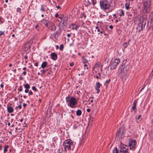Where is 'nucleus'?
<instances>
[{
	"label": "nucleus",
	"mask_w": 153,
	"mask_h": 153,
	"mask_svg": "<svg viewBox=\"0 0 153 153\" xmlns=\"http://www.w3.org/2000/svg\"><path fill=\"white\" fill-rule=\"evenodd\" d=\"M18 108H19L20 109H21L22 108V105L21 104H20V105H19L18 106Z\"/></svg>",
	"instance_id": "47"
},
{
	"label": "nucleus",
	"mask_w": 153,
	"mask_h": 153,
	"mask_svg": "<svg viewBox=\"0 0 153 153\" xmlns=\"http://www.w3.org/2000/svg\"><path fill=\"white\" fill-rule=\"evenodd\" d=\"M0 87L2 88H3L4 87V85L2 84H1V85H0Z\"/></svg>",
	"instance_id": "60"
},
{
	"label": "nucleus",
	"mask_w": 153,
	"mask_h": 153,
	"mask_svg": "<svg viewBox=\"0 0 153 153\" xmlns=\"http://www.w3.org/2000/svg\"><path fill=\"white\" fill-rule=\"evenodd\" d=\"M58 31L55 32L53 34V37H55L56 35L58 33Z\"/></svg>",
	"instance_id": "33"
},
{
	"label": "nucleus",
	"mask_w": 153,
	"mask_h": 153,
	"mask_svg": "<svg viewBox=\"0 0 153 153\" xmlns=\"http://www.w3.org/2000/svg\"><path fill=\"white\" fill-rule=\"evenodd\" d=\"M68 17L66 16L64 17V18L62 20V25L61 26L60 23H59L58 25L59 28L60 30H62L67 26L68 25Z\"/></svg>",
	"instance_id": "7"
},
{
	"label": "nucleus",
	"mask_w": 153,
	"mask_h": 153,
	"mask_svg": "<svg viewBox=\"0 0 153 153\" xmlns=\"http://www.w3.org/2000/svg\"><path fill=\"white\" fill-rule=\"evenodd\" d=\"M123 126L120 127L117 131L116 134V137L119 138L122 137L123 135Z\"/></svg>",
	"instance_id": "8"
},
{
	"label": "nucleus",
	"mask_w": 153,
	"mask_h": 153,
	"mask_svg": "<svg viewBox=\"0 0 153 153\" xmlns=\"http://www.w3.org/2000/svg\"><path fill=\"white\" fill-rule=\"evenodd\" d=\"M137 28L139 30V32L143 30V23H139L138 25Z\"/></svg>",
	"instance_id": "19"
},
{
	"label": "nucleus",
	"mask_w": 153,
	"mask_h": 153,
	"mask_svg": "<svg viewBox=\"0 0 153 153\" xmlns=\"http://www.w3.org/2000/svg\"><path fill=\"white\" fill-rule=\"evenodd\" d=\"M18 100V98L17 97H15V101L17 100Z\"/></svg>",
	"instance_id": "62"
},
{
	"label": "nucleus",
	"mask_w": 153,
	"mask_h": 153,
	"mask_svg": "<svg viewBox=\"0 0 153 153\" xmlns=\"http://www.w3.org/2000/svg\"><path fill=\"white\" fill-rule=\"evenodd\" d=\"M76 114L77 116H80L82 114V111L80 110H78L76 111Z\"/></svg>",
	"instance_id": "22"
},
{
	"label": "nucleus",
	"mask_w": 153,
	"mask_h": 153,
	"mask_svg": "<svg viewBox=\"0 0 153 153\" xmlns=\"http://www.w3.org/2000/svg\"><path fill=\"white\" fill-rule=\"evenodd\" d=\"M101 85V84L99 82H96V85L95 87V89L97 90V94L99 93L100 91V88Z\"/></svg>",
	"instance_id": "13"
},
{
	"label": "nucleus",
	"mask_w": 153,
	"mask_h": 153,
	"mask_svg": "<svg viewBox=\"0 0 153 153\" xmlns=\"http://www.w3.org/2000/svg\"><path fill=\"white\" fill-rule=\"evenodd\" d=\"M120 145L119 152L117 147H115L113 150V153H129L128 146L122 143L120 144Z\"/></svg>",
	"instance_id": "5"
},
{
	"label": "nucleus",
	"mask_w": 153,
	"mask_h": 153,
	"mask_svg": "<svg viewBox=\"0 0 153 153\" xmlns=\"http://www.w3.org/2000/svg\"><path fill=\"white\" fill-rule=\"evenodd\" d=\"M82 16H83V17L85 18L86 17V16L85 15V14L84 13H83V14H82Z\"/></svg>",
	"instance_id": "57"
},
{
	"label": "nucleus",
	"mask_w": 153,
	"mask_h": 153,
	"mask_svg": "<svg viewBox=\"0 0 153 153\" xmlns=\"http://www.w3.org/2000/svg\"><path fill=\"white\" fill-rule=\"evenodd\" d=\"M19 91H23V87L22 85H20L18 89Z\"/></svg>",
	"instance_id": "29"
},
{
	"label": "nucleus",
	"mask_w": 153,
	"mask_h": 153,
	"mask_svg": "<svg viewBox=\"0 0 153 153\" xmlns=\"http://www.w3.org/2000/svg\"><path fill=\"white\" fill-rule=\"evenodd\" d=\"M121 14H120V16H124V11L122 9L120 10Z\"/></svg>",
	"instance_id": "28"
},
{
	"label": "nucleus",
	"mask_w": 153,
	"mask_h": 153,
	"mask_svg": "<svg viewBox=\"0 0 153 153\" xmlns=\"http://www.w3.org/2000/svg\"><path fill=\"white\" fill-rule=\"evenodd\" d=\"M51 58L54 60H56L57 58V54L55 53H51Z\"/></svg>",
	"instance_id": "16"
},
{
	"label": "nucleus",
	"mask_w": 153,
	"mask_h": 153,
	"mask_svg": "<svg viewBox=\"0 0 153 153\" xmlns=\"http://www.w3.org/2000/svg\"><path fill=\"white\" fill-rule=\"evenodd\" d=\"M74 65V62H72L70 63V66L72 67Z\"/></svg>",
	"instance_id": "41"
},
{
	"label": "nucleus",
	"mask_w": 153,
	"mask_h": 153,
	"mask_svg": "<svg viewBox=\"0 0 153 153\" xmlns=\"http://www.w3.org/2000/svg\"><path fill=\"white\" fill-rule=\"evenodd\" d=\"M117 65H116V63H115L113 62H112L110 65V69L111 70H113L117 66Z\"/></svg>",
	"instance_id": "17"
},
{
	"label": "nucleus",
	"mask_w": 153,
	"mask_h": 153,
	"mask_svg": "<svg viewBox=\"0 0 153 153\" xmlns=\"http://www.w3.org/2000/svg\"><path fill=\"white\" fill-rule=\"evenodd\" d=\"M55 17H56V18H58L59 16V15L57 14V13H56L55 15Z\"/></svg>",
	"instance_id": "48"
},
{
	"label": "nucleus",
	"mask_w": 153,
	"mask_h": 153,
	"mask_svg": "<svg viewBox=\"0 0 153 153\" xmlns=\"http://www.w3.org/2000/svg\"><path fill=\"white\" fill-rule=\"evenodd\" d=\"M38 65V63L37 62H36L35 63V65L36 66H37Z\"/></svg>",
	"instance_id": "51"
},
{
	"label": "nucleus",
	"mask_w": 153,
	"mask_h": 153,
	"mask_svg": "<svg viewBox=\"0 0 153 153\" xmlns=\"http://www.w3.org/2000/svg\"><path fill=\"white\" fill-rule=\"evenodd\" d=\"M130 68V65L129 64H127L126 65H124V66L123 68V69H122L121 68L120 69L119 68L118 69L119 71H121L120 74L122 75L123 76H125V74H123V72L124 71H127L128 70L129 68Z\"/></svg>",
	"instance_id": "9"
},
{
	"label": "nucleus",
	"mask_w": 153,
	"mask_h": 153,
	"mask_svg": "<svg viewBox=\"0 0 153 153\" xmlns=\"http://www.w3.org/2000/svg\"><path fill=\"white\" fill-rule=\"evenodd\" d=\"M47 27L48 28L49 30H51L52 31H55L56 29V26L54 24L53 22L51 21L50 22H49V23L48 25V26Z\"/></svg>",
	"instance_id": "10"
},
{
	"label": "nucleus",
	"mask_w": 153,
	"mask_h": 153,
	"mask_svg": "<svg viewBox=\"0 0 153 153\" xmlns=\"http://www.w3.org/2000/svg\"><path fill=\"white\" fill-rule=\"evenodd\" d=\"M63 146L65 151L73 150L74 148V142L70 139L65 140L63 143Z\"/></svg>",
	"instance_id": "2"
},
{
	"label": "nucleus",
	"mask_w": 153,
	"mask_h": 153,
	"mask_svg": "<svg viewBox=\"0 0 153 153\" xmlns=\"http://www.w3.org/2000/svg\"><path fill=\"white\" fill-rule=\"evenodd\" d=\"M38 27V25H36L35 27V28H37Z\"/></svg>",
	"instance_id": "64"
},
{
	"label": "nucleus",
	"mask_w": 153,
	"mask_h": 153,
	"mask_svg": "<svg viewBox=\"0 0 153 153\" xmlns=\"http://www.w3.org/2000/svg\"><path fill=\"white\" fill-rule=\"evenodd\" d=\"M137 103V101L135 100L133 102V105L131 108V111H132L133 110L134 111V113L136 112L137 111L136 105Z\"/></svg>",
	"instance_id": "12"
},
{
	"label": "nucleus",
	"mask_w": 153,
	"mask_h": 153,
	"mask_svg": "<svg viewBox=\"0 0 153 153\" xmlns=\"http://www.w3.org/2000/svg\"><path fill=\"white\" fill-rule=\"evenodd\" d=\"M24 58L25 59H27V56L26 55H25L24 56Z\"/></svg>",
	"instance_id": "59"
},
{
	"label": "nucleus",
	"mask_w": 153,
	"mask_h": 153,
	"mask_svg": "<svg viewBox=\"0 0 153 153\" xmlns=\"http://www.w3.org/2000/svg\"><path fill=\"white\" fill-rule=\"evenodd\" d=\"M128 44L127 43V42H125V43H124L123 44V47L125 48H126L128 44Z\"/></svg>",
	"instance_id": "31"
},
{
	"label": "nucleus",
	"mask_w": 153,
	"mask_h": 153,
	"mask_svg": "<svg viewBox=\"0 0 153 153\" xmlns=\"http://www.w3.org/2000/svg\"><path fill=\"white\" fill-rule=\"evenodd\" d=\"M26 105H27V104L26 103H24L23 104V107H24V108H25L26 107Z\"/></svg>",
	"instance_id": "46"
},
{
	"label": "nucleus",
	"mask_w": 153,
	"mask_h": 153,
	"mask_svg": "<svg viewBox=\"0 0 153 153\" xmlns=\"http://www.w3.org/2000/svg\"><path fill=\"white\" fill-rule=\"evenodd\" d=\"M137 143L136 140L129 139L128 142V147H129L130 149L134 150L135 149V146ZM128 146V145H127Z\"/></svg>",
	"instance_id": "6"
},
{
	"label": "nucleus",
	"mask_w": 153,
	"mask_h": 153,
	"mask_svg": "<svg viewBox=\"0 0 153 153\" xmlns=\"http://www.w3.org/2000/svg\"><path fill=\"white\" fill-rule=\"evenodd\" d=\"M87 111L88 112H89L91 111V110L89 108H88L87 109Z\"/></svg>",
	"instance_id": "49"
},
{
	"label": "nucleus",
	"mask_w": 153,
	"mask_h": 153,
	"mask_svg": "<svg viewBox=\"0 0 153 153\" xmlns=\"http://www.w3.org/2000/svg\"><path fill=\"white\" fill-rule=\"evenodd\" d=\"M84 69H85V68H86L87 69H88V66L87 65H86V64H85L84 65Z\"/></svg>",
	"instance_id": "40"
},
{
	"label": "nucleus",
	"mask_w": 153,
	"mask_h": 153,
	"mask_svg": "<svg viewBox=\"0 0 153 153\" xmlns=\"http://www.w3.org/2000/svg\"><path fill=\"white\" fill-rule=\"evenodd\" d=\"M29 91V89H25V93H27Z\"/></svg>",
	"instance_id": "42"
},
{
	"label": "nucleus",
	"mask_w": 153,
	"mask_h": 153,
	"mask_svg": "<svg viewBox=\"0 0 153 153\" xmlns=\"http://www.w3.org/2000/svg\"><path fill=\"white\" fill-rule=\"evenodd\" d=\"M41 22L43 24L45 25V26L47 27L48 26V25L49 22H50V21L46 19H43L42 20Z\"/></svg>",
	"instance_id": "15"
},
{
	"label": "nucleus",
	"mask_w": 153,
	"mask_h": 153,
	"mask_svg": "<svg viewBox=\"0 0 153 153\" xmlns=\"http://www.w3.org/2000/svg\"><path fill=\"white\" fill-rule=\"evenodd\" d=\"M82 62H83L85 64V63H87L88 62V60L86 59H84L83 60H82Z\"/></svg>",
	"instance_id": "34"
},
{
	"label": "nucleus",
	"mask_w": 153,
	"mask_h": 153,
	"mask_svg": "<svg viewBox=\"0 0 153 153\" xmlns=\"http://www.w3.org/2000/svg\"><path fill=\"white\" fill-rule=\"evenodd\" d=\"M145 87V86H143V87L140 90V92H141V91H142L143 89Z\"/></svg>",
	"instance_id": "52"
},
{
	"label": "nucleus",
	"mask_w": 153,
	"mask_h": 153,
	"mask_svg": "<svg viewBox=\"0 0 153 153\" xmlns=\"http://www.w3.org/2000/svg\"><path fill=\"white\" fill-rule=\"evenodd\" d=\"M140 117H141V115H139L138 116V117L136 118V119H139L140 118Z\"/></svg>",
	"instance_id": "54"
},
{
	"label": "nucleus",
	"mask_w": 153,
	"mask_h": 153,
	"mask_svg": "<svg viewBox=\"0 0 153 153\" xmlns=\"http://www.w3.org/2000/svg\"><path fill=\"white\" fill-rule=\"evenodd\" d=\"M65 100L68 106L72 108H75L77 106V101L74 97L69 96L66 97Z\"/></svg>",
	"instance_id": "1"
},
{
	"label": "nucleus",
	"mask_w": 153,
	"mask_h": 153,
	"mask_svg": "<svg viewBox=\"0 0 153 153\" xmlns=\"http://www.w3.org/2000/svg\"><path fill=\"white\" fill-rule=\"evenodd\" d=\"M56 7L57 8V9H60V7L59 6H57Z\"/></svg>",
	"instance_id": "58"
},
{
	"label": "nucleus",
	"mask_w": 153,
	"mask_h": 153,
	"mask_svg": "<svg viewBox=\"0 0 153 153\" xmlns=\"http://www.w3.org/2000/svg\"><path fill=\"white\" fill-rule=\"evenodd\" d=\"M21 11V9L20 7H18L17 8L16 11L18 12H20Z\"/></svg>",
	"instance_id": "36"
},
{
	"label": "nucleus",
	"mask_w": 153,
	"mask_h": 153,
	"mask_svg": "<svg viewBox=\"0 0 153 153\" xmlns=\"http://www.w3.org/2000/svg\"><path fill=\"white\" fill-rule=\"evenodd\" d=\"M95 28L96 29H97V31L98 32H100V29L99 28V27L98 26H97Z\"/></svg>",
	"instance_id": "43"
},
{
	"label": "nucleus",
	"mask_w": 153,
	"mask_h": 153,
	"mask_svg": "<svg viewBox=\"0 0 153 153\" xmlns=\"http://www.w3.org/2000/svg\"><path fill=\"white\" fill-rule=\"evenodd\" d=\"M7 110L9 113H13L14 111V109L12 106V104H8L7 105Z\"/></svg>",
	"instance_id": "11"
},
{
	"label": "nucleus",
	"mask_w": 153,
	"mask_h": 153,
	"mask_svg": "<svg viewBox=\"0 0 153 153\" xmlns=\"http://www.w3.org/2000/svg\"><path fill=\"white\" fill-rule=\"evenodd\" d=\"M101 8L103 10H108V12H111L113 9L110 8L111 5L108 0H103L100 2Z\"/></svg>",
	"instance_id": "4"
},
{
	"label": "nucleus",
	"mask_w": 153,
	"mask_h": 153,
	"mask_svg": "<svg viewBox=\"0 0 153 153\" xmlns=\"http://www.w3.org/2000/svg\"><path fill=\"white\" fill-rule=\"evenodd\" d=\"M63 48H64L63 45L62 44L60 46L59 50H60L62 51V50H63Z\"/></svg>",
	"instance_id": "30"
},
{
	"label": "nucleus",
	"mask_w": 153,
	"mask_h": 153,
	"mask_svg": "<svg viewBox=\"0 0 153 153\" xmlns=\"http://www.w3.org/2000/svg\"><path fill=\"white\" fill-rule=\"evenodd\" d=\"M113 62L116 63V65H118L120 62V59L119 58H117Z\"/></svg>",
	"instance_id": "21"
},
{
	"label": "nucleus",
	"mask_w": 153,
	"mask_h": 153,
	"mask_svg": "<svg viewBox=\"0 0 153 153\" xmlns=\"http://www.w3.org/2000/svg\"><path fill=\"white\" fill-rule=\"evenodd\" d=\"M4 32L5 31H0V36H1L2 35H4Z\"/></svg>",
	"instance_id": "37"
},
{
	"label": "nucleus",
	"mask_w": 153,
	"mask_h": 153,
	"mask_svg": "<svg viewBox=\"0 0 153 153\" xmlns=\"http://www.w3.org/2000/svg\"><path fill=\"white\" fill-rule=\"evenodd\" d=\"M67 36L68 37H71V35L70 34H68Z\"/></svg>",
	"instance_id": "56"
},
{
	"label": "nucleus",
	"mask_w": 153,
	"mask_h": 153,
	"mask_svg": "<svg viewBox=\"0 0 153 153\" xmlns=\"http://www.w3.org/2000/svg\"><path fill=\"white\" fill-rule=\"evenodd\" d=\"M65 16L63 15H61L60 16H59L58 18L62 20L61 21L60 23H61V22L62 21V20H63V19L64 18V17H65Z\"/></svg>",
	"instance_id": "27"
},
{
	"label": "nucleus",
	"mask_w": 153,
	"mask_h": 153,
	"mask_svg": "<svg viewBox=\"0 0 153 153\" xmlns=\"http://www.w3.org/2000/svg\"><path fill=\"white\" fill-rule=\"evenodd\" d=\"M44 5H42L41 6V8L40 9L41 11L42 12H44L45 11V9L43 7Z\"/></svg>",
	"instance_id": "32"
},
{
	"label": "nucleus",
	"mask_w": 153,
	"mask_h": 153,
	"mask_svg": "<svg viewBox=\"0 0 153 153\" xmlns=\"http://www.w3.org/2000/svg\"><path fill=\"white\" fill-rule=\"evenodd\" d=\"M24 86L25 89H29L30 88V85L28 84H26Z\"/></svg>",
	"instance_id": "23"
},
{
	"label": "nucleus",
	"mask_w": 153,
	"mask_h": 153,
	"mask_svg": "<svg viewBox=\"0 0 153 153\" xmlns=\"http://www.w3.org/2000/svg\"><path fill=\"white\" fill-rule=\"evenodd\" d=\"M23 69L24 70H25L26 69V68L25 67L23 68Z\"/></svg>",
	"instance_id": "63"
},
{
	"label": "nucleus",
	"mask_w": 153,
	"mask_h": 153,
	"mask_svg": "<svg viewBox=\"0 0 153 153\" xmlns=\"http://www.w3.org/2000/svg\"><path fill=\"white\" fill-rule=\"evenodd\" d=\"M111 81V79H110L107 80L105 82L104 84V85L105 86H107L108 84Z\"/></svg>",
	"instance_id": "26"
},
{
	"label": "nucleus",
	"mask_w": 153,
	"mask_h": 153,
	"mask_svg": "<svg viewBox=\"0 0 153 153\" xmlns=\"http://www.w3.org/2000/svg\"><path fill=\"white\" fill-rule=\"evenodd\" d=\"M84 142V139L83 138L81 141V144H83Z\"/></svg>",
	"instance_id": "45"
},
{
	"label": "nucleus",
	"mask_w": 153,
	"mask_h": 153,
	"mask_svg": "<svg viewBox=\"0 0 153 153\" xmlns=\"http://www.w3.org/2000/svg\"><path fill=\"white\" fill-rule=\"evenodd\" d=\"M129 5H130V4L128 3L127 2L125 4V7L127 10H128L129 9Z\"/></svg>",
	"instance_id": "25"
},
{
	"label": "nucleus",
	"mask_w": 153,
	"mask_h": 153,
	"mask_svg": "<svg viewBox=\"0 0 153 153\" xmlns=\"http://www.w3.org/2000/svg\"><path fill=\"white\" fill-rule=\"evenodd\" d=\"M69 27L71 28L72 30H77V28L79 27L78 26V25L76 24L72 23L70 24L69 25Z\"/></svg>",
	"instance_id": "14"
},
{
	"label": "nucleus",
	"mask_w": 153,
	"mask_h": 153,
	"mask_svg": "<svg viewBox=\"0 0 153 153\" xmlns=\"http://www.w3.org/2000/svg\"><path fill=\"white\" fill-rule=\"evenodd\" d=\"M48 63L46 61L43 62L41 65V67L42 68H45V67H48Z\"/></svg>",
	"instance_id": "18"
},
{
	"label": "nucleus",
	"mask_w": 153,
	"mask_h": 153,
	"mask_svg": "<svg viewBox=\"0 0 153 153\" xmlns=\"http://www.w3.org/2000/svg\"><path fill=\"white\" fill-rule=\"evenodd\" d=\"M91 1L93 5H94L97 2L96 0H91Z\"/></svg>",
	"instance_id": "35"
},
{
	"label": "nucleus",
	"mask_w": 153,
	"mask_h": 153,
	"mask_svg": "<svg viewBox=\"0 0 153 153\" xmlns=\"http://www.w3.org/2000/svg\"><path fill=\"white\" fill-rule=\"evenodd\" d=\"M142 4L144 11L146 13H149L151 4V0H142Z\"/></svg>",
	"instance_id": "3"
},
{
	"label": "nucleus",
	"mask_w": 153,
	"mask_h": 153,
	"mask_svg": "<svg viewBox=\"0 0 153 153\" xmlns=\"http://www.w3.org/2000/svg\"><path fill=\"white\" fill-rule=\"evenodd\" d=\"M33 94V93L31 91H29L28 95H32Z\"/></svg>",
	"instance_id": "39"
},
{
	"label": "nucleus",
	"mask_w": 153,
	"mask_h": 153,
	"mask_svg": "<svg viewBox=\"0 0 153 153\" xmlns=\"http://www.w3.org/2000/svg\"><path fill=\"white\" fill-rule=\"evenodd\" d=\"M109 27L110 29H112L113 28V26L112 25H110L109 26Z\"/></svg>",
	"instance_id": "50"
},
{
	"label": "nucleus",
	"mask_w": 153,
	"mask_h": 153,
	"mask_svg": "<svg viewBox=\"0 0 153 153\" xmlns=\"http://www.w3.org/2000/svg\"><path fill=\"white\" fill-rule=\"evenodd\" d=\"M149 136L153 140V128L149 132Z\"/></svg>",
	"instance_id": "20"
},
{
	"label": "nucleus",
	"mask_w": 153,
	"mask_h": 153,
	"mask_svg": "<svg viewBox=\"0 0 153 153\" xmlns=\"http://www.w3.org/2000/svg\"><path fill=\"white\" fill-rule=\"evenodd\" d=\"M127 62V60H125L123 61V63H124L125 64Z\"/></svg>",
	"instance_id": "55"
},
{
	"label": "nucleus",
	"mask_w": 153,
	"mask_h": 153,
	"mask_svg": "<svg viewBox=\"0 0 153 153\" xmlns=\"http://www.w3.org/2000/svg\"><path fill=\"white\" fill-rule=\"evenodd\" d=\"M23 118H22V119H19V120H20V121H21V122H22L23 121Z\"/></svg>",
	"instance_id": "61"
},
{
	"label": "nucleus",
	"mask_w": 153,
	"mask_h": 153,
	"mask_svg": "<svg viewBox=\"0 0 153 153\" xmlns=\"http://www.w3.org/2000/svg\"><path fill=\"white\" fill-rule=\"evenodd\" d=\"M32 89L34 90L35 91H37V89L34 86H33L32 87Z\"/></svg>",
	"instance_id": "38"
},
{
	"label": "nucleus",
	"mask_w": 153,
	"mask_h": 153,
	"mask_svg": "<svg viewBox=\"0 0 153 153\" xmlns=\"http://www.w3.org/2000/svg\"><path fill=\"white\" fill-rule=\"evenodd\" d=\"M41 71L42 72L43 74H44L45 72L46 71H45V70H41Z\"/></svg>",
	"instance_id": "44"
},
{
	"label": "nucleus",
	"mask_w": 153,
	"mask_h": 153,
	"mask_svg": "<svg viewBox=\"0 0 153 153\" xmlns=\"http://www.w3.org/2000/svg\"><path fill=\"white\" fill-rule=\"evenodd\" d=\"M23 74L24 75H26V72L25 71H24L23 72Z\"/></svg>",
	"instance_id": "53"
},
{
	"label": "nucleus",
	"mask_w": 153,
	"mask_h": 153,
	"mask_svg": "<svg viewBox=\"0 0 153 153\" xmlns=\"http://www.w3.org/2000/svg\"><path fill=\"white\" fill-rule=\"evenodd\" d=\"M9 146L8 145L5 146L4 150V152L5 153L7 151V149L9 148Z\"/></svg>",
	"instance_id": "24"
}]
</instances>
